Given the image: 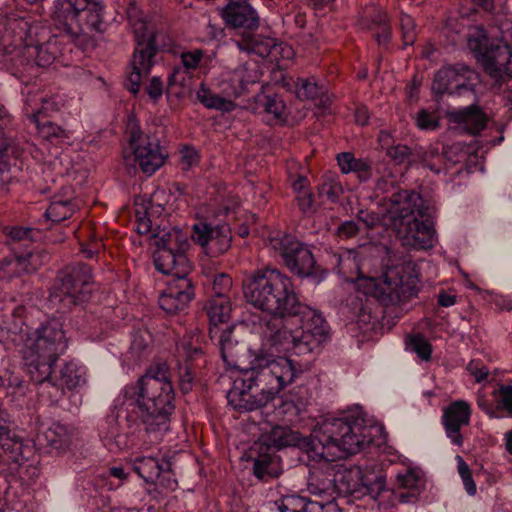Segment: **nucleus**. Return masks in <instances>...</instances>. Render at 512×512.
<instances>
[{"label": "nucleus", "mask_w": 512, "mask_h": 512, "mask_svg": "<svg viewBox=\"0 0 512 512\" xmlns=\"http://www.w3.org/2000/svg\"><path fill=\"white\" fill-rule=\"evenodd\" d=\"M248 302L270 317L264 323L265 344L277 352L305 355L327 338L325 319L301 303L292 280L277 269L257 271L244 285Z\"/></svg>", "instance_id": "f257e3e1"}, {"label": "nucleus", "mask_w": 512, "mask_h": 512, "mask_svg": "<svg viewBox=\"0 0 512 512\" xmlns=\"http://www.w3.org/2000/svg\"><path fill=\"white\" fill-rule=\"evenodd\" d=\"M378 431V427L367 425L364 419L354 417L329 418L314 429L312 451L327 464L310 473L307 491L324 505L327 512H341L334 502L333 467L328 462L358 453L373 442Z\"/></svg>", "instance_id": "f03ea898"}, {"label": "nucleus", "mask_w": 512, "mask_h": 512, "mask_svg": "<svg viewBox=\"0 0 512 512\" xmlns=\"http://www.w3.org/2000/svg\"><path fill=\"white\" fill-rule=\"evenodd\" d=\"M302 372L291 359L273 357L260 351L249 371L234 381L227 398L230 405L239 411H252L265 406Z\"/></svg>", "instance_id": "7ed1b4c3"}, {"label": "nucleus", "mask_w": 512, "mask_h": 512, "mask_svg": "<svg viewBox=\"0 0 512 512\" xmlns=\"http://www.w3.org/2000/svg\"><path fill=\"white\" fill-rule=\"evenodd\" d=\"M338 273L355 282L358 291L376 298L384 305L398 304L416 296L419 275L412 262L390 267L381 278L362 276L356 253L347 251L337 259Z\"/></svg>", "instance_id": "20e7f679"}, {"label": "nucleus", "mask_w": 512, "mask_h": 512, "mask_svg": "<svg viewBox=\"0 0 512 512\" xmlns=\"http://www.w3.org/2000/svg\"><path fill=\"white\" fill-rule=\"evenodd\" d=\"M394 188L391 178H381L376 184V191L387 194L385 199L392 204V224L403 245L416 250L432 248L436 232L429 208L423 207L419 194Z\"/></svg>", "instance_id": "39448f33"}, {"label": "nucleus", "mask_w": 512, "mask_h": 512, "mask_svg": "<svg viewBox=\"0 0 512 512\" xmlns=\"http://www.w3.org/2000/svg\"><path fill=\"white\" fill-rule=\"evenodd\" d=\"M124 397L135 400L146 432L161 440L174 410V391L166 364L151 366L136 384L124 388Z\"/></svg>", "instance_id": "423d86ee"}, {"label": "nucleus", "mask_w": 512, "mask_h": 512, "mask_svg": "<svg viewBox=\"0 0 512 512\" xmlns=\"http://www.w3.org/2000/svg\"><path fill=\"white\" fill-rule=\"evenodd\" d=\"M34 382H43L52 373L67 340L59 320L52 319L35 329H21L13 339Z\"/></svg>", "instance_id": "0eeeda50"}, {"label": "nucleus", "mask_w": 512, "mask_h": 512, "mask_svg": "<svg viewBox=\"0 0 512 512\" xmlns=\"http://www.w3.org/2000/svg\"><path fill=\"white\" fill-rule=\"evenodd\" d=\"M468 46L495 79L505 105L512 111V48L506 36L497 38L493 28L487 31L475 26L469 32Z\"/></svg>", "instance_id": "6e6552de"}, {"label": "nucleus", "mask_w": 512, "mask_h": 512, "mask_svg": "<svg viewBox=\"0 0 512 512\" xmlns=\"http://www.w3.org/2000/svg\"><path fill=\"white\" fill-rule=\"evenodd\" d=\"M103 10L101 0H55L52 20L61 34L75 38L87 30H101Z\"/></svg>", "instance_id": "1a4fd4ad"}, {"label": "nucleus", "mask_w": 512, "mask_h": 512, "mask_svg": "<svg viewBox=\"0 0 512 512\" xmlns=\"http://www.w3.org/2000/svg\"><path fill=\"white\" fill-rule=\"evenodd\" d=\"M336 492L357 498L369 496L378 500L387 491L386 478L370 468L357 465H332Z\"/></svg>", "instance_id": "9d476101"}, {"label": "nucleus", "mask_w": 512, "mask_h": 512, "mask_svg": "<svg viewBox=\"0 0 512 512\" xmlns=\"http://www.w3.org/2000/svg\"><path fill=\"white\" fill-rule=\"evenodd\" d=\"M157 251L154 254L156 269L163 273H189L191 265L185 251L189 247L186 234L179 229L163 231L155 235Z\"/></svg>", "instance_id": "9b49d317"}, {"label": "nucleus", "mask_w": 512, "mask_h": 512, "mask_svg": "<svg viewBox=\"0 0 512 512\" xmlns=\"http://www.w3.org/2000/svg\"><path fill=\"white\" fill-rule=\"evenodd\" d=\"M136 39V48L131 60V71L128 76V89L134 95L140 90L143 77H146L154 65V57L157 52L155 45V33L147 22L142 19H130Z\"/></svg>", "instance_id": "f8f14e48"}, {"label": "nucleus", "mask_w": 512, "mask_h": 512, "mask_svg": "<svg viewBox=\"0 0 512 512\" xmlns=\"http://www.w3.org/2000/svg\"><path fill=\"white\" fill-rule=\"evenodd\" d=\"M129 146L134 163L147 175L154 174L165 162L168 154L160 145V140L150 134H144L139 123L130 118L127 124Z\"/></svg>", "instance_id": "ddd939ff"}, {"label": "nucleus", "mask_w": 512, "mask_h": 512, "mask_svg": "<svg viewBox=\"0 0 512 512\" xmlns=\"http://www.w3.org/2000/svg\"><path fill=\"white\" fill-rule=\"evenodd\" d=\"M260 76L261 74L255 64H245L233 72L231 78L233 85L229 91L224 90L227 97L214 94L202 83L196 92L197 99L208 109L230 112L236 106L231 98L239 97L249 84L258 82Z\"/></svg>", "instance_id": "4468645a"}, {"label": "nucleus", "mask_w": 512, "mask_h": 512, "mask_svg": "<svg viewBox=\"0 0 512 512\" xmlns=\"http://www.w3.org/2000/svg\"><path fill=\"white\" fill-rule=\"evenodd\" d=\"M92 286L91 268L86 264H78L61 272L52 297L65 307H71L86 301L92 292Z\"/></svg>", "instance_id": "2eb2a0df"}, {"label": "nucleus", "mask_w": 512, "mask_h": 512, "mask_svg": "<svg viewBox=\"0 0 512 512\" xmlns=\"http://www.w3.org/2000/svg\"><path fill=\"white\" fill-rule=\"evenodd\" d=\"M31 35L32 28L29 26L27 36L24 37V41L19 46L15 56L10 59L11 62L15 66L49 67L61 55V40L54 35L43 43H35Z\"/></svg>", "instance_id": "dca6fc26"}, {"label": "nucleus", "mask_w": 512, "mask_h": 512, "mask_svg": "<svg viewBox=\"0 0 512 512\" xmlns=\"http://www.w3.org/2000/svg\"><path fill=\"white\" fill-rule=\"evenodd\" d=\"M269 245L276 255L282 257L285 265L293 274L306 277L314 273L315 260L312 252L294 236L284 234L273 237L270 239Z\"/></svg>", "instance_id": "f3484780"}, {"label": "nucleus", "mask_w": 512, "mask_h": 512, "mask_svg": "<svg viewBox=\"0 0 512 512\" xmlns=\"http://www.w3.org/2000/svg\"><path fill=\"white\" fill-rule=\"evenodd\" d=\"M478 80L477 72L464 64L447 66L435 74L432 91L439 95L472 93Z\"/></svg>", "instance_id": "a211bd4d"}, {"label": "nucleus", "mask_w": 512, "mask_h": 512, "mask_svg": "<svg viewBox=\"0 0 512 512\" xmlns=\"http://www.w3.org/2000/svg\"><path fill=\"white\" fill-rule=\"evenodd\" d=\"M191 238L201 246L206 255L218 257L231 247L232 233L226 224L212 226L205 222H198L192 227Z\"/></svg>", "instance_id": "6ab92c4d"}, {"label": "nucleus", "mask_w": 512, "mask_h": 512, "mask_svg": "<svg viewBox=\"0 0 512 512\" xmlns=\"http://www.w3.org/2000/svg\"><path fill=\"white\" fill-rule=\"evenodd\" d=\"M176 357L179 365L180 388L184 393L192 389L194 379L193 363H205L204 352L198 336L186 335L176 345Z\"/></svg>", "instance_id": "aec40b11"}, {"label": "nucleus", "mask_w": 512, "mask_h": 512, "mask_svg": "<svg viewBox=\"0 0 512 512\" xmlns=\"http://www.w3.org/2000/svg\"><path fill=\"white\" fill-rule=\"evenodd\" d=\"M166 289L159 296V306L167 314L183 311L194 297V289L189 273H171Z\"/></svg>", "instance_id": "412c9836"}, {"label": "nucleus", "mask_w": 512, "mask_h": 512, "mask_svg": "<svg viewBox=\"0 0 512 512\" xmlns=\"http://www.w3.org/2000/svg\"><path fill=\"white\" fill-rule=\"evenodd\" d=\"M220 16L231 29L254 31L260 26L258 11L248 0H229L220 10Z\"/></svg>", "instance_id": "4be33fe9"}, {"label": "nucleus", "mask_w": 512, "mask_h": 512, "mask_svg": "<svg viewBox=\"0 0 512 512\" xmlns=\"http://www.w3.org/2000/svg\"><path fill=\"white\" fill-rule=\"evenodd\" d=\"M472 415L471 404L465 400H456L451 402L443 409L441 417L446 436L453 445L458 447L463 445V436L461 430L470 424Z\"/></svg>", "instance_id": "5701e85b"}, {"label": "nucleus", "mask_w": 512, "mask_h": 512, "mask_svg": "<svg viewBox=\"0 0 512 512\" xmlns=\"http://www.w3.org/2000/svg\"><path fill=\"white\" fill-rule=\"evenodd\" d=\"M476 403L489 418H512V385H498L492 390L490 397L479 390L476 395Z\"/></svg>", "instance_id": "b1692460"}, {"label": "nucleus", "mask_w": 512, "mask_h": 512, "mask_svg": "<svg viewBox=\"0 0 512 512\" xmlns=\"http://www.w3.org/2000/svg\"><path fill=\"white\" fill-rule=\"evenodd\" d=\"M28 27L23 18H11L0 23V53L13 58L27 36Z\"/></svg>", "instance_id": "393cba45"}, {"label": "nucleus", "mask_w": 512, "mask_h": 512, "mask_svg": "<svg viewBox=\"0 0 512 512\" xmlns=\"http://www.w3.org/2000/svg\"><path fill=\"white\" fill-rule=\"evenodd\" d=\"M76 209L73 190L71 187H64L61 193L52 197L45 216L52 222H61L72 216Z\"/></svg>", "instance_id": "a878e982"}, {"label": "nucleus", "mask_w": 512, "mask_h": 512, "mask_svg": "<svg viewBox=\"0 0 512 512\" xmlns=\"http://www.w3.org/2000/svg\"><path fill=\"white\" fill-rule=\"evenodd\" d=\"M99 436L104 446L116 452L127 447V435L122 432L118 419L111 415L101 421Z\"/></svg>", "instance_id": "bb28decb"}, {"label": "nucleus", "mask_w": 512, "mask_h": 512, "mask_svg": "<svg viewBox=\"0 0 512 512\" xmlns=\"http://www.w3.org/2000/svg\"><path fill=\"white\" fill-rule=\"evenodd\" d=\"M207 316L210 322V335L214 338L220 334L218 329L219 324H226V327L230 313L231 304L229 297H211L206 306Z\"/></svg>", "instance_id": "cd10ccee"}, {"label": "nucleus", "mask_w": 512, "mask_h": 512, "mask_svg": "<svg viewBox=\"0 0 512 512\" xmlns=\"http://www.w3.org/2000/svg\"><path fill=\"white\" fill-rule=\"evenodd\" d=\"M232 326L221 330L218 334L220 352L224 363L231 368H240V354L243 351V347H239L238 343L232 339Z\"/></svg>", "instance_id": "c85d7f7f"}, {"label": "nucleus", "mask_w": 512, "mask_h": 512, "mask_svg": "<svg viewBox=\"0 0 512 512\" xmlns=\"http://www.w3.org/2000/svg\"><path fill=\"white\" fill-rule=\"evenodd\" d=\"M169 462L160 461L153 456L137 457L133 462L135 472L146 482L153 483L162 472L169 469Z\"/></svg>", "instance_id": "c756f323"}, {"label": "nucleus", "mask_w": 512, "mask_h": 512, "mask_svg": "<svg viewBox=\"0 0 512 512\" xmlns=\"http://www.w3.org/2000/svg\"><path fill=\"white\" fill-rule=\"evenodd\" d=\"M337 161L343 173H355L360 181H366L372 176V168L369 162L355 158L352 153L344 152L337 156Z\"/></svg>", "instance_id": "7c9ffc66"}, {"label": "nucleus", "mask_w": 512, "mask_h": 512, "mask_svg": "<svg viewBox=\"0 0 512 512\" xmlns=\"http://www.w3.org/2000/svg\"><path fill=\"white\" fill-rule=\"evenodd\" d=\"M279 512H319L324 505L317 500H307L305 497L289 495L276 502Z\"/></svg>", "instance_id": "2f4dec72"}, {"label": "nucleus", "mask_w": 512, "mask_h": 512, "mask_svg": "<svg viewBox=\"0 0 512 512\" xmlns=\"http://www.w3.org/2000/svg\"><path fill=\"white\" fill-rule=\"evenodd\" d=\"M422 484L423 480L416 470L409 469L404 473H399L397 475L398 488L408 490L406 494H399L400 501L406 503L415 500Z\"/></svg>", "instance_id": "473e14b6"}, {"label": "nucleus", "mask_w": 512, "mask_h": 512, "mask_svg": "<svg viewBox=\"0 0 512 512\" xmlns=\"http://www.w3.org/2000/svg\"><path fill=\"white\" fill-rule=\"evenodd\" d=\"M253 473L262 481L278 477L280 474L278 458L269 452L260 453L254 461Z\"/></svg>", "instance_id": "72a5a7b5"}, {"label": "nucleus", "mask_w": 512, "mask_h": 512, "mask_svg": "<svg viewBox=\"0 0 512 512\" xmlns=\"http://www.w3.org/2000/svg\"><path fill=\"white\" fill-rule=\"evenodd\" d=\"M456 120L463 124L464 129L474 135L480 133L486 127L487 122L485 114L474 106L456 112Z\"/></svg>", "instance_id": "f704fd0d"}, {"label": "nucleus", "mask_w": 512, "mask_h": 512, "mask_svg": "<svg viewBox=\"0 0 512 512\" xmlns=\"http://www.w3.org/2000/svg\"><path fill=\"white\" fill-rule=\"evenodd\" d=\"M86 369L77 362L70 361L64 364L60 370V385L68 390H73L85 383Z\"/></svg>", "instance_id": "c9c22d12"}, {"label": "nucleus", "mask_w": 512, "mask_h": 512, "mask_svg": "<svg viewBox=\"0 0 512 512\" xmlns=\"http://www.w3.org/2000/svg\"><path fill=\"white\" fill-rule=\"evenodd\" d=\"M75 235L81 245V251L86 257H93L100 248L99 236L93 231L90 223L82 224L75 232Z\"/></svg>", "instance_id": "e433bc0d"}, {"label": "nucleus", "mask_w": 512, "mask_h": 512, "mask_svg": "<svg viewBox=\"0 0 512 512\" xmlns=\"http://www.w3.org/2000/svg\"><path fill=\"white\" fill-rule=\"evenodd\" d=\"M42 437L47 445L55 449H62L70 443V432L68 428L59 422H54L47 427Z\"/></svg>", "instance_id": "4c0bfd02"}, {"label": "nucleus", "mask_w": 512, "mask_h": 512, "mask_svg": "<svg viewBox=\"0 0 512 512\" xmlns=\"http://www.w3.org/2000/svg\"><path fill=\"white\" fill-rule=\"evenodd\" d=\"M236 45L240 51L248 54L253 53L264 58L270 54L275 43L273 39L254 36L246 41H237Z\"/></svg>", "instance_id": "58836bf2"}, {"label": "nucleus", "mask_w": 512, "mask_h": 512, "mask_svg": "<svg viewBox=\"0 0 512 512\" xmlns=\"http://www.w3.org/2000/svg\"><path fill=\"white\" fill-rule=\"evenodd\" d=\"M0 446L11 454L13 460H18L22 454V440L7 425H0Z\"/></svg>", "instance_id": "ea45409f"}, {"label": "nucleus", "mask_w": 512, "mask_h": 512, "mask_svg": "<svg viewBox=\"0 0 512 512\" xmlns=\"http://www.w3.org/2000/svg\"><path fill=\"white\" fill-rule=\"evenodd\" d=\"M30 120L36 125L39 134L43 138L50 139L61 138L66 136L65 131L58 125L48 120L42 121L40 111L32 113L30 116Z\"/></svg>", "instance_id": "a19ab883"}, {"label": "nucleus", "mask_w": 512, "mask_h": 512, "mask_svg": "<svg viewBox=\"0 0 512 512\" xmlns=\"http://www.w3.org/2000/svg\"><path fill=\"white\" fill-rule=\"evenodd\" d=\"M388 23L386 12L378 10L375 6L365 8L361 15V25L369 29H379Z\"/></svg>", "instance_id": "79ce46f5"}, {"label": "nucleus", "mask_w": 512, "mask_h": 512, "mask_svg": "<svg viewBox=\"0 0 512 512\" xmlns=\"http://www.w3.org/2000/svg\"><path fill=\"white\" fill-rule=\"evenodd\" d=\"M1 278L10 280L25 273L21 256H9L0 260Z\"/></svg>", "instance_id": "37998d69"}, {"label": "nucleus", "mask_w": 512, "mask_h": 512, "mask_svg": "<svg viewBox=\"0 0 512 512\" xmlns=\"http://www.w3.org/2000/svg\"><path fill=\"white\" fill-rule=\"evenodd\" d=\"M407 347L423 361H429L432 354V346L422 335H412L407 339Z\"/></svg>", "instance_id": "c03bdc74"}, {"label": "nucleus", "mask_w": 512, "mask_h": 512, "mask_svg": "<svg viewBox=\"0 0 512 512\" xmlns=\"http://www.w3.org/2000/svg\"><path fill=\"white\" fill-rule=\"evenodd\" d=\"M319 194L332 202H336L343 194V187L336 177L332 175L325 176L319 187Z\"/></svg>", "instance_id": "a18cd8bd"}, {"label": "nucleus", "mask_w": 512, "mask_h": 512, "mask_svg": "<svg viewBox=\"0 0 512 512\" xmlns=\"http://www.w3.org/2000/svg\"><path fill=\"white\" fill-rule=\"evenodd\" d=\"M294 441L295 437L292 435L289 429L286 427L277 426L271 430L268 436L267 445L273 446L275 448H282L292 445Z\"/></svg>", "instance_id": "49530a36"}, {"label": "nucleus", "mask_w": 512, "mask_h": 512, "mask_svg": "<svg viewBox=\"0 0 512 512\" xmlns=\"http://www.w3.org/2000/svg\"><path fill=\"white\" fill-rule=\"evenodd\" d=\"M295 92L300 99L314 100L323 93V90L314 79H298Z\"/></svg>", "instance_id": "de8ad7c7"}, {"label": "nucleus", "mask_w": 512, "mask_h": 512, "mask_svg": "<svg viewBox=\"0 0 512 512\" xmlns=\"http://www.w3.org/2000/svg\"><path fill=\"white\" fill-rule=\"evenodd\" d=\"M401 37L404 46L413 45L416 41L417 31L414 20L408 14L402 13L399 19Z\"/></svg>", "instance_id": "09e8293b"}, {"label": "nucleus", "mask_w": 512, "mask_h": 512, "mask_svg": "<svg viewBox=\"0 0 512 512\" xmlns=\"http://www.w3.org/2000/svg\"><path fill=\"white\" fill-rule=\"evenodd\" d=\"M25 273H32L38 270L44 262L48 259V255L44 252L34 251L26 255H20Z\"/></svg>", "instance_id": "8fccbe9b"}, {"label": "nucleus", "mask_w": 512, "mask_h": 512, "mask_svg": "<svg viewBox=\"0 0 512 512\" xmlns=\"http://www.w3.org/2000/svg\"><path fill=\"white\" fill-rule=\"evenodd\" d=\"M423 165L436 174L446 170L445 158L435 149L427 151L423 158Z\"/></svg>", "instance_id": "3c124183"}, {"label": "nucleus", "mask_w": 512, "mask_h": 512, "mask_svg": "<svg viewBox=\"0 0 512 512\" xmlns=\"http://www.w3.org/2000/svg\"><path fill=\"white\" fill-rule=\"evenodd\" d=\"M232 287V279L225 273H220L214 276L212 290V297H228V293Z\"/></svg>", "instance_id": "603ef678"}, {"label": "nucleus", "mask_w": 512, "mask_h": 512, "mask_svg": "<svg viewBox=\"0 0 512 512\" xmlns=\"http://www.w3.org/2000/svg\"><path fill=\"white\" fill-rule=\"evenodd\" d=\"M263 107L266 113L273 115L276 119L282 118L285 113V105L276 95L265 97Z\"/></svg>", "instance_id": "864d4df0"}, {"label": "nucleus", "mask_w": 512, "mask_h": 512, "mask_svg": "<svg viewBox=\"0 0 512 512\" xmlns=\"http://www.w3.org/2000/svg\"><path fill=\"white\" fill-rule=\"evenodd\" d=\"M203 58L202 50L196 49L193 51L183 52L181 54V61L187 71L194 70L198 67Z\"/></svg>", "instance_id": "5fc2aeb1"}, {"label": "nucleus", "mask_w": 512, "mask_h": 512, "mask_svg": "<svg viewBox=\"0 0 512 512\" xmlns=\"http://www.w3.org/2000/svg\"><path fill=\"white\" fill-rule=\"evenodd\" d=\"M50 376L44 380L43 382H39L40 384H44V392L48 394L52 403H58L62 396L64 395V387H59L57 384L50 381Z\"/></svg>", "instance_id": "6e6d98bb"}, {"label": "nucleus", "mask_w": 512, "mask_h": 512, "mask_svg": "<svg viewBox=\"0 0 512 512\" xmlns=\"http://www.w3.org/2000/svg\"><path fill=\"white\" fill-rule=\"evenodd\" d=\"M148 96L153 101H158L163 94V82L160 77L154 76L146 87Z\"/></svg>", "instance_id": "4d7b16f0"}, {"label": "nucleus", "mask_w": 512, "mask_h": 512, "mask_svg": "<svg viewBox=\"0 0 512 512\" xmlns=\"http://www.w3.org/2000/svg\"><path fill=\"white\" fill-rule=\"evenodd\" d=\"M198 162V154L193 148L186 147L181 151V165L183 170L190 169Z\"/></svg>", "instance_id": "13d9d810"}, {"label": "nucleus", "mask_w": 512, "mask_h": 512, "mask_svg": "<svg viewBox=\"0 0 512 512\" xmlns=\"http://www.w3.org/2000/svg\"><path fill=\"white\" fill-rule=\"evenodd\" d=\"M416 124L420 129H434L437 121L430 113L422 110L417 114Z\"/></svg>", "instance_id": "bf43d9fd"}, {"label": "nucleus", "mask_w": 512, "mask_h": 512, "mask_svg": "<svg viewBox=\"0 0 512 512\" xmlns=\"http://www.w3.org/2000/svg\"><path fill=\"white\" fill-rule=\"evenodd\" d=\"M410 154V149L405 145H397L388 150V155L397 163H403Z\"/></svg>", "instance_id": "052dcab7"}, {"label": "nucleus", "mask_w": 512, "mask_h": 512, "mask_svg": "<svg viewBox=\"0 0 512 512\" xmlns=\"http://www.w3.org/2000/svg\"><path fill=\"white\" fill-rule=\"evenodd\" d=\"M467 370L471 375L475 377V380L477 382H481L485 380L489 374V370L484 365H479L475 362H470L467 366Z\"/></svg>", "instance_id": "680f3d73"}, {"label": "nucleus", "mask_w": 512, "mask_h": 512, "mask_svg": "<svg viewBox=\"0 0 512 512\" xmlns=\"http://www.w3.org/2000/svg\"><path fill=\"white\" fill-rule=\"evenodd\" d=\"M296 201L302 212H308L311 210L313 205V195L311 191L302 192L296 195Z\"/></svg>", "instance_id": "e2e57ef3"}, {"label": "nucleus", "mask_w": 512, "mask_h": 512, "mask_svg": "<svg viewBox=\"0 0 512 512\" xmlns=\"http://www.w3.org/2000/svg\"><path fill=\"white\" fill-rule=\"evenodd\" d=\"M147 346L148 343L142 335H135L131 343L130 353L139 357L145 351Z\"/></svg>", "instance_id": "0e129e2a"}, {"label": "nucleus", "mask_w": 512, "mask_h": 512, "mask_svg": "<svg viewBox=\"0 0 512 512\" xmlns=\"http://www.w3.org/2000/svg\"><path fill=\"white\" fill-rule=\"evenodd\" d=\"M491 302L500 311H512V299L508 296L496 294L492 297Z\"/></svg>", "instance_id": "69168bd1"}, {"label": "nucleus", "mask_w": 512, "mask_h": 512, "mask_svg": "<svg viewBox=\"0 0 512 512\" xmlns=\"http://www.w3.org/2000/svg\"><path fill=\"white\" fill-rule=\"evenodd\" d=\"M136 231L142 235L152 232V222L146 214L137 217Z\"/></svg>", "instance_id": "338daca9"}, {"label": "nucleus", "mask_w": 512, "mask_h": 512, "mask_svg": "<svg viewBox=\"0 0 512 512\" xmlns=\"http://www.w3.org/2000/svg\"><path fill=\"white\" fill-rule=\"evenodd\" d=\"M375 38L379 45H387L392 38V31L390 25L387 24L379 28L378 31L375 33Z\"/></svg>", "instance_id": "774afa93"}]
</instances>
